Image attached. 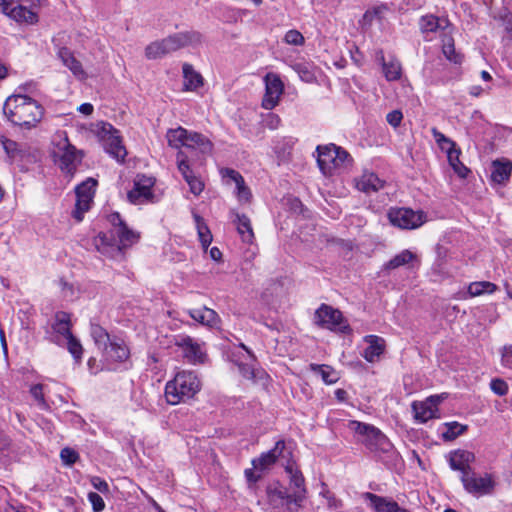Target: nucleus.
<instances>
[{
  "label": "nucleus",
  "instance_id": "1",
  "mask_svg": "<svg viewBox=\"0 0 512 512\" xmlns=\"http://www.w3.org/2000/svg\"><path fill=\"white\" fill-rule=\"evenodd\" d=\"M103 223L107 231L98 233V252L114 261H124L127 249L139 241L140 234L130 229L118 212L105 215Z\"/></svg>",
  "mask_w": 512,
  "mask_h": 512
},
{
  "label": "nucleus",
  "instance_id": "2",
  "mask_svg": "<svg viewBox=\"0 0 512 512\" xmlns=\"http://www.w3.org/2000/svg\"><path fill=\"white\" fill-rule=\"evenodd\" d=\"M3 112L13 124L31 129L41 121L44 109L36 100L19 94L7 98Z\"/></svg>",
  "mask_w": 512,
  "mask_h": 512
},
{
  "label": "nucleus",
  "instance_id": "3",
  "mask_svg": "<svg viewBox=\"0 0 512 512\" xmlns=\"http://www.w3.org/2000/svg\"><path fill=\"white\" fill-rule=\"evenodd\" d=\"M349 427L361 436V443L385 464L397 457L390 440L375 426L359 421H351Z\"/></svg>",
  "mask_w": 512,
  "mask_h": 512
},
{
  "label": "nucleus",
  "instance_id": "4",
  "mask_svg": "<svg viewBox=\"0 0 512 512\" xmlns=\"http://www.w3.org/2000/svg\"><path fill=\"white\" fill-rule=\"evenodd\" d=\"M201 382L193 371L178 372L175 377L167 382L165 397L171 405H176L185 399L192 398L200 391Z\"/></svg>",
  "mask_w": 512,
  "mask_h": 512
},
{
  "label": "nucleus",
  "instance_id": "5",
  "mask_svg": "<svg viewBox=\"0 0 512 512\" xmlns=\"http://www.w3.org/2000/svg\"><path fill=\"white\" fill-rule=\"evenodd\" d=\"M166 138L169 146L173 148L185 147L202 155L210 154L213 149L212 142L206 136L198 132L188 131L181 126L169 129Z\"/></svg>",
  "mask_w": 512,
  "mask_h": 512
},
{
  "label": "nucleus",
  "instance_id": "6",
  "mask_svg": "<svg viewBox=\"0 0 512 512\" xmlns=\"http://www.w3.org/2000/svg\"><path fill=\"white\" fill-rule=\"evenodd\" d=\"M104 344L101 359V370L115 371L129 357V349L124 343L111 341L109 334L98 327V345Z\"/></svg>",
  "mask_w": 512,
  "mask_h": 512
},
{
  "label": "nucleus",
  "instance_id": "7",
  "mask_svg": "<svg viewBox=\"0 0 512 512\" xmlns=\"http://www.w3.org/2000/svg\"><path fill=\"white\" fill-rule=\"evenodd\" d=\"M45 3L46 0H0V10L16 22L34 24L38 21L35 9Z\"/></svg>",
  "mask_w": 512,
  "mask_h": 512
},
{
  "label": "nucleus",
  "instance_id": "8",
  "mask_svg": "<svg viewBox=\"0 0 512 512\" xmlns=\"http://www.w3.org/2000/svg\"><path fill=\"white\" fill-rule=\"evenodd\" d=\"M98 142L104 151L117 162L123 163L127 150L122 142L120 131L108 122L98 121Z\"/></svg>",
  "mask_w": 512,
  "mask_h": 512
},
{
  "label": "nucleus",
  "instance_id": "9",
  "mask_svg": "<svg viewBox=\"0 0 512 512\" xmlns=\"http://www.w3.org/2000/svg\"><path fill=\"white\" fill-rule=\"evenodd\" d=\"M316 151L317 163L324 175H331L335 169L344 167L352 161L350 154L335 144L319 145Z\"/></svg>",
  "mask_w": 512,
  "mask_h": 512
},
{
  "label": "nucleus",
  "instance_id": "10",
  "mask_svg": "<svg viewBox=\"0 0 512 512\" xmlns=\"http://www.w3.org/2000/svg\"><path fill=\"white\" fill-rule=\"evenodd\" d=\"M53 157L61 171L70 177L74 175L82 159L81 153L69 143L67 137L62 138L57 143L53 151Z\"/></svg>",
  "mask_w": 512,
  "mask_h": 512
},
{
  "label": "nucleus",
  "instance_id": "11",
  "mask_svg": "<svg viewBox=\"0 0 512 512\" xmlns=\"http://www.w3.org/2000/svg\"><path fill=\"white\" fill-rule=\"evenodd\" d=\"M464 490L474 497L490 495L495 489V481L491 474L480 475L471 470L469 473L460 476Z\"/></svg>",
  "mask_w": 512,
  "mask_h": 512
},
{
  "label": "nucleus",
  "instance_id": "12",
  "mask_svg": "<svg viewBox=\"0 0 512 512\" xmlns=\"http://www.w3.org/2000/svg\"><path fill=\"white\" fill-rule=\"evenodd\" d=\"M96 180L88 178L75 187L76 203L71 216L76 222H81L84 215L93 206V199L95 195Z\"/></svg>",
  "mask_w": 512,
  "mask_h": 512
},
{
  "label": "nucleus",
  "instance_id": "13",
  "mask_svg": "<svg viewBox=\"0 0 512 512\" xmlns=\"http://www.w3.org/2000/svg\"><path fill=\"white\" fill-rule=\"evenodd\" d=\"M387 216L393 226L408 230L420 227L427 220V216L423 211H414L405 207L390 208Z\"/></svg>",
  "mask_w": 512,
  "mask_h": 512
},
{
  "label": "nucleus",
  "instance_id": "14",
  "mask_svg": "<svg viewBox=\"0 0 512 512\" xmlns=\"http://www.w3.org/2000/svg\"><path fill=\"white\" fill-rule=\"evenodd\" d=\"M315 323L332 331L348 333L351 331L350 326L344 320L342 312L330 305L322 304L315 312Z\"/></svg>",
  "mask_w": 512,
  "mask_h": 512
},
{
  "label": "nucleus",
  "instance_id": "15",
  "mask_svg": "<svg viewBox=\"0 0 512 512\" xmlns=\"http://www.w3.org/2000/svg\"><path fill=\"white\" fill-rule=\"evenodd\" d=\"M291 457V452H288ZM285 472L289 475V487L291 490V499L294 501V506L299 508L306 498L305 479L302 472L296 467L295 462L288 458L284 464Z\"/></svg>",
  "mask_w": 512,
  "mask_h": 512
},
{
  "label": "nucleus",
  "instance_id": "16",
  "mask_svg": "<svg viewBox=\"0 0 512 512\" xmlns=\"http://www.w3.org/2000/svg\"><path fill=\"white\" fill-rule=\"evenodd\" d=\"M155 184L153 177L137 175L134 187L127 193V198L132 204H143L153 199L152 188Z\"/></svg>",
  "mask_w": 512,
  "mask_h": 512
},
{
  "label": "nucleus",
  "instance_id": "17",
  "mask_svg": "<svg viewBox=\"0 0 512 512\" xmlns=\"http://www.w3.org/2000/svg\"><path fill=\"white\" fill-rule=\"evenodd\" d=\"M265 95L262 100V107L267 110L273 109L283 94L284 85L280 77L275 73H267L264 77Z\"/></svg>",
  "mask_w": 512,
  "mask_h": 512
},
{
  "label": "nucleus",
  "instance_id": "18",
  "mask_svg": "<svg viewBox=\"0 0 512 512\" xmlns=\"http://www.w3.org/2000/svg\"><path fill=\"white\" fill-rule=\"evenodd\" d=\"M444 394L431 395L426 400L412 403V410L416 420L425 423L432 418L437 417L438 405L443 401Z\"/></svg>",
  "mask_w": 512,
  "mask_h": 512
},
{
  "label": "nucleus",
  "instance_id": "19",
  "mask_svg": "<svg viewBox=\"0 0 512 512\" xmlns=\"http://www.w3.org/2000/svg\"><path fill=\"white\" fill-rule=\"evenodd\" d=\"M266 495L268 503L273 508H282L287 506L288 509L292 510L294 501L291 499V495L288 493L287 488L279 481H274L266 487Z\"/></svg>",
  "mask_w": 512,
  "mask_h": 512
},
{
  "label": "nucleus",
  "instance_id": "20",
  "mask_svg": "<svg viewBox=\"0 0 512 512\" xmlns=\"http://www.w3.org/2000/svg\"><path fill=\"white\" fill-rule=\"evenodd\" d=\"M475 461L473 452L463 449L453 450L448 454V463L452 470L461 472V475L469 473L473 468L471 464Z\"/></svg>",
  "mask_w": 512,
  "mask_h": 512
},
{
  "label": "nucleus",
  "instance_id": "21",
  "mask_svg": "<svg viewBox=\"0 0 512 512\" xmlns=\"http://www.w3.org/2000/svg\"><path fill=\"white\" fill-rule=\"evenodd\" d=\"M362 497L365 501L369 502V506L375 512H410L400 507L396 501L388 497L379 496L371 492L363 493Z\"/></svg>",
  "mask_w": 512,
  "mask_h": 512
},
{
  "label": "nucleus",
  "instance_id": "22",
  "mask_svg": "<svg viewBox=\"0 0 512 512\" xmlns=\"http://www.w3.org/2000/svg\"><path fill=\"white\" fill-rule=\"evenodd\" d=\"M285 441L278 440L275 446L268 452L262 453L260 457L252 460V465L257 470H265L276 463L280 457H285Z\"/></svg>",
  "mask_w": 512,
  "mask_h": 512
},
{
  "label": "nucleus",
  "instance_id": "23",
  "mask_svg": "<svg viewBox=\"0 0 512 512\" xmlns=\"http://www.w3.org/2000/svg\"><path fill=\"white\" fill-rule=\"evenodd\" d=\"M52 330L51 341L61 345L63 339L72 335L70 315L64 311L57 312L55 314V321L52 324Z\"/></svg>",
  "mask_w": 512,
  "mask_h": 512
},
{
  "label": "nucleus",
  "instance_id": "24",
  "mask_svg": "<svg viewBox=\"0 0 512 512\" xmlns=\"http://www.w3.org/2000/svg\"><path fill=\"white\" fill-rule=\"evenodd\" d=\"M177 345L182 348L183 357L190 363H204L205 353L202 351L201 345L195 342L191 337H183Z\"/></svg>",
  "mask_w": 512,
  "mask_h": 512
},
{
  "label": "nucleus",
  "instance_id": "25",
  "mask_svg": "<svg viewBox=\"0 0 512 512\" xmlns=\"http://www.w3.org/2000/svg\"><path fill=\"white\" fill-rule=\"evenodd\" d=\"M200 40L197 32H178L164 38L169 53L175 52Z\"/></svg>",
  "mask_w": 512,
  "mask_h": 512
},
{
  "label": "nucleus",
  "instance_id": "26",
  "mask_svg": "<svg viewBox=\"0 0 512 512\" xmlns=\"http://www.w3.org/2000/svg\"><path fill=\"white\" fill-rule=\"evenodd\" d=\"M222 176L231 179L236 184V196L239 202L249 203L251 201V190L245 184L243 176L238 171L225 168L222 170Z\"/></svg>",
  "mask_w": 512,
  "mask_h": 512
},
{
  "label": "nucleus",
  "instance_id": "27",
  "mask_svg": "<svg viewBox=\"0 0 512 512\" xmlns=\"http://www.w3.org/2000/svg\"><path fill=\"white\" fill-rule=\"evenodd\" d=\"M233 223L236 225L238 234L243 242L251 244L254 240V232L250 218L245 214L235 211L230 212Z\"/></svg>",
  "mask_w": 512,
  "mask_h": 512
},
{
  "label": "nucleus",
  "instance_id": "28",
  "mask_svg": "<svg viewBox=\"0 0 512 512\" xmlns=\"http://www.w3.org/2000/svg\"><path fill=\"white\" fill-rule=\"evenodd\" d=\"M188 314L196 322L211 328L216 327L220 322L218 314L213 309L207 308L205 306L190 309Z\"/></svg>",
  "mask_w": 512,
  "mask_h": 512
},
{
  "label": "nucleus",
  "instance_id": "29",
  "mask_svg": "<svg viewBox=\"0 0 512 512\" xmlns=\"http://www.w3.org/2000/svg\"><path fill=\"white\" fill-rule=\"evenodd\" d=\"M368 347L363 352L366 361L374 362L385 350V340L377 335H367L364 338Z\"/></svg>",
  "mask_w": 512,
  "mask_h": 512
},
{
  "label": "nucleus",
  "instance_id": "30",
  "mask_svg": "<svg viewBox=\"0 0 512 512\" xmlns=\"http://www.w3.org/2000/svg\"><path fill=\"white\" fill-rule=\"evenodd\" d=\"M491 179L493 182L504 185L509 181L512 173V162L509 160H495L492 163Z\"/></svg>",
  "mask_w": 512,
  "mask_h": 512
},
{
  "label": "nucleus",
  "instance_id": "31",
  "mask_svg": "<svg viewBox=\"0 0 512 512\" xmlns=\"http://www.w3.org/2000/svg\"><path fill=\"white\" fill-rule=\"evenodd\" d=\"M356 187L359 191L370 194L382 189L384 181L374 173H365L357 180Z\"/></svg>",
  "mask_w": 512,
  "mask_h": 512
},
{
  "label": "nucleus",
  "instance_id": "32",
  "mask_svg": "<svg viewBox=\"0 0 512 512\" xmlns=\"http://www.w3.org/2000/svg\"><path fill=\"white\" fill-rule=\"evenodd\" d=\"M184 89L186 91H194L203 85V77L196 72L191 64L183 65Z\"/></svg>",
  "mask_w": 512,
  "mask_h": 512
},
{
  "label": "nucleus",
  "instance_id": "33",
  "mask_svg": "<svg viewBox=\"0 0 512 512\" xmlns=\"http://www.w3.org/2000/svg\"><path fill=\"white\" fill-rule=\"evenodd\" d=\"M379 59L382 62V70L386 80L396 81L401 78L402 67L399 60L392 58L388 62H385V58L382 52H380Z\"/></svg>",
  "mask_w": 512,
  "mask_h": 512
},
{
  "label": "nucleus",
  "instance_id": "34",
  "mask_svg": "<svg viewBox=\"0 0 512 512\" xmlns=\"http://www.w3.org/2000/svg\"><path fill=\"white\" fill-rule=\"evenodd\" d=\"M58 54L63 64L69 68L75 76L82 77L84 75L81 63L74 57L69 49L61 48Z\"/></svg>",
  "mask_w": 512,
  "mask_h": 512
},
{
  "label": "nucleus",
  "instance_id": "35",
  "mask_svg": "<svg viewBox=\"0 0 512 512\" xmlns=\"http://www.w3.org/2000/svg\"><path fill=\"white\" fill-rule=\"evenodd\" d=\"M310 369L319 374L326 384H333L339 380L338 372L329 365L310 364Z\"/></svg>",
  "mask_w": 512,
  "mask_h": 512
},
{
  "label": "nucleus",
  "instance_id": "36",
  "mask_svg": "<svg viewBox=\"0 0 512 512\" xmlns=\"http://www.w3.org/2000/svg\"><path fill=\"white\" fill-rule=\"evenodd\" d=\"M460 154V149L455 147L447 151V158L454 172L461 178H465L469 172V169L460 161Z\"/></svg>",
  "mask_w": 512,
  "mask_h": 512
},
{
  "label": "nucleus",
  "instance_id": "37",
  "mask_svg": "<svg viewBox=\"0 0 512 512\" xmlns=\"http://www.w3.org/2000/svg\"><path fill=\"white\" fill-rule=\"evenodd\" d=\"M416 255L409 250H403L384 264V270H394L414 260Z\"/></svg>",
  "mask_w": 512,
  "mask_h": 512
},
{
  "label": "nucleus",
  "instance_id": "38",
  "mask_svg": "<svg viewBox=\"0 0 512 512\" xmlns=\"http://www.w3.org/2000/svg\"><path fill=\"white\" fill-rule=\"evenodd\" d=\"M167 54H169V51L164 39L151 42L145 48V56L149 60L159 59Z\"/></svg>",
  "mask_w": 512,
  "mask_h": 512
},
{
  "label": "nucleus",
  "instance_id": "39",
  "mask_svg": "<svg viewBox=\"0 0 512 512\" xmlns=\"http://www.w3.org/2000/svg\"><path fill=\"white\" fill-rule=\"evenodd\" d=\"M194 220L201 245L206 249L212 242V234L201 216L194 214Z\"/></svg>",
  "mask_w": 512,
  "mask_h": 512
},
{
  "label": "nucleus",
  "instance_id": "40",
  "mask_svg": "<svg viewBox=\"0 0 512 512\" xmlns=\"http://www.w3.org/2000/svg\"><path fill=\"white\" fill-rule=\"evenodd\" d=\"M445 431L442 432V437L445 441H453L458 436L462 435L464 432L467 431L468 426L460 424L456 421L445 423Z\"/></svg>",
  "mask_w": 512,
  "mask_h": 512
},
{
  "label": "nucleus",
  "instance_id": "41",
  "mask_svg": "<svg viewBox=\"0 0 512 512\" xmlns=\"http://www.w3.org/2000/svg\"><path fill=\"white\" fill-rule=\"evenodd\" d=\"M419 26L422 33L436 32L442 28L441 20L435 15L428 14L421 17Z\"/></svg>",
  "mask_w": 512,
  "mask_h": 512
},
{
  "label": "nucleus",
  "instance_id": "42",
  "mask_svg": "<svg viewBox=\"0 0 512 512\" xmlns=\"http://www.w3.org/2000/svg\"><path fill=\"white\" fill-rule=\"evenodd\" d=\"M497 290V286L488 281L473 282L468 287V293L475 297L480 296L483 293H493Z\"/></svg>",
  "mask_w": 512,
  "mask_h": 512
},
{
  "label": "nucleus",
  "instance_id": "43",
  "mask_svg": "<svg viewBox=\"0 0 512 512\" xmlns=\"http://www.w3.org/2000/svg\"><path fill=\"white\" fill-rule=\"evenodd\" d=\"M431 133L434 137V140L438 144L439 148L447 153L448 150L456 147L455 142L446 137L443 133L437 130V128L433 127L431 129Z\"/></svg>",
  "mask_w": 512,
  "mask_h": 512
},
{
  "label": "nucleus",
  "instance_id": "44",
  "mask_svg": "<svg viewBox=\"0 0 512 512\" xmlns=\"http://www.w3.org/2000/svg\"><path fill=\"white\" fill-rule=\"evenodd\" d=\"M0 143L10 159H15L21 152L19 144L4 136L0 137Z\"/></svg>",
  "mask_w": 512,
  "mask_h": 512
},
{
  "label": "nucleus",
  "instance_id": "45",
  "mask_svg": "<svg viewBox=\"0 0 512 512\" xmlns=\"http://www.w3.org/2000/svg\"><path fill=\"white\" fill-rule=\"evenodd\" d=\"M65 342L68 348V351L73 355L75 359H80L82 355V346L80 342L73 336L70 335L67 338L62 340V343Z\"/></svg>",
  "mask_w": 512,
  "mask_h": 512
},
{
  "label": "nucleus",
  "instance_id": "46",
  "mask_svg": "<svg viewBox=\"0 0 512 512\" xmlns=\"http://www.w3.org/2000/svg\"><path fill=\"white\" fill-rule=\"evenodd\" d=\"M177 166L185 180L194 175L187 162V156L181 150L177 153Z\"/></svg>",
  "mask_w": 512,
  "mask_h": 512
},
{
  "label": "nucleus",
  "instance_id": "47",
  "mask_svg": "<svg viewBox=\"0 0 512 512\" xmlns=\"http://www.w3.org/2000/svg\"><path fill=\"white\" fill-rule=\"evenodd\" d=\"M60 458L63 462V464L67 466H71L78 460L79 456L78 453L69 447L63 448L60 452Z\"/></svg>",
  "mask_w": 512,
  "mask_h": 512
},
{
  "label": "nucleus",
  "instance_id": "48",
  "mask_svg": "<svg viewBox=\"0 0 512 512\" xmlns=\"http://www.w3.org/2000/svg\"><path fill=\"white\" fill-rule=\"evenodd\" d=\"M490 388L493 393L498 396H504L508 393V384L500 378L492 379L490 382Z\"/></svg>",
  "mask_w": 512,
  "mask_h": 512
},
{
  "label": "nucleus",
  "instance_id": "49",
  "mask_svg": "<svg viewBox=\"0 0 512 512\" xmlns=\"http://www.w3.org/2000/svg\"><path fill=\"white\" fill-rule=\"evenodd\" d=\"M284 40L287 44L296 46L304 44L305 41L303 35L298 30L294 29L286 32Z\"/></svg>",
  "mask_w": 512,
  "mask_h": 512
},
{
  "label": "nucleus",
  "instance_id": "50",
  "mask_svg": "<svg viewBox=\"0 0 512 512\" xmlns=\"http://www.w3.org/2000/svg\"><path fill=\"white\" fill-rule=\"evenodd\" d=\"M30 393L32 397L37 401L38 405L42 408L47 407V403L43 394V385L42 384H35L31 387Z\"/></svg>",
  "mask_w": 512,
  "mask_h": 512
},
{
  "label": "nucleus",
  "instance_id": "51",
  "mask_svg": "<svg viewBox=\"0 0 512 512\" xmlns=\"http://www.w3.org/2000/svg\"><path fill=\"white\" fill-rule=\"evenodd\" d=\"M443 54L445 57L456 64L461 63L462 57L456 53L453 43H447L443 45Z\"/></svg>",
  "mask_w": 512,
  "mask_h": 512
},
{
  "label": "nucleus",
  "instance_id": "52",
  "mask_svg": "<svg viewBox=\"0 0 512 512\" xmlns=\"http://www.w3.org/2000/svg\"><path fill=\"white\" fill-rule=\"evenodd\" d=\"M187 182V184L189 185V188H190V191L194 194V195H199L202 191H203V188H204V184L203 182L198 178L196 177L195 175H192L190 176L188 179L185 180Z\"/></svg>",
  "mask_w": 512,
  "mask_h": 512
},
{
  "label": "nucleus",
  "instance_id": "53",
  "mask_svg": "<svg viewBox=\"0 0 512 512\" xmlns=\"http://www.w3.org/2000/svg\"><path fill=\"white\" fill-rule=\"evenodd\" d=\"M403 119V114L400 110H393L386 116L387 122L394 128L398 127Z\"/></svg>",
  "mask_w": 512,
  "mask_h": 512
},
{
  "label": "nucleus",
  "instance_id": "54",
  "mask_svg": "<svg viewBox=\"0 0 512 512\" xmlns=\"http://www.w3.org/2000/svg\"><path fill=\"white\" fill-rule=\"evenodd\" d=\"M501 361L505 367L512 369V344L504 346Z\"/></svg>",
  "mask_w": 512,
  "mask_h": 512
},
{
  "label": "nucleus",
  "instance_id": "55",
  "mask_svg": "<svg viewBox=\"0 0 512 512\" xmlns=\"http://www.w3.org/2000/svg\"><path fill=\"white\" fill-rule=\"evenodd\" d=\"M238 367L243 377L247 379H253L255 377L254 369L249 364L239 363Z\"/></svg>",
  "mask_w": 512,
  "mask_h": 512
},
{
  "label": "nucleus",
  "instance_id": "56",
  "mask_svg": "<svg viewBox=\"0 0 512 512\" xmlns=\"http://www.w3.org/2000/svg\"><path fill=\"white\" fill-rule=\"evenodd\" d=\"M254 470H255V468L253 467V468H248L244 471L246 480L248 481L249 484H255L261 479V475L256 474L254 472Z\"/></svg>",
  "mask_w": 512,
  "mask_h": 512
},
{
  "label": "nucleus",
  "instance_id": "57",
  "mask_svg": "<svg viewBox=\"0 0 512 512\" xmlns=\"http://www.w3.org/2000/svg\"><path fill=\"white\" fill-rule=\"evenodd\" d=\"M280 118L278 115L269 114L265 120L266 126L270 129H277L280 125Z\"/></svg>",
  "mask_w": 512,
  "mask_h": 512
},
{
  "label": "nucleus",
  "instance_id": "58",
  "mask_svg": "<svg viewBox=\"0 0 512 512\" xmlns=\"http://www.w3.org/2000/svg\"><path fill=\"white\" fill-rule=\"evenodd\" d=\"M93 110H94V107L92 104L90 103H84V104H81L79 107H78V111L81 112L82 114H85V115H90L93 113Z\"/></svg>",
  "mask_w": 512,
  "mask_h": 512
},
{
  "label": "nucleus",
  "instance_id": "59",
  "mask_svg": "<svg viewBox=\"0 0 512 512\" xmlns=\"http://www.w3.org/2000/svg\"><path fill=\"white\" fill-rule=\"evenodd\" d=\"M98 493H102L107 497V495L110 493L109 485L107 482L98 480Z\"/></svg>",
  "mask_w": 512,
  "mask_h": 512
},
{
  "label": "nucleus",
  "instance_id": "60",
  "mask_svg": "<svg viewBox=\"0 0 512 512\" xmlns=\"http://www.w3.org/2000/svg\"><path fill=\"white\" fill-rule=\"evenodd\" d=\"M347 392L344 389H337L335 390V397L339 402H345L347 400Z\"/></svg>",
  "mask_w": 512,
  "mask_h": 512
},
{
  "label": "nucleus",
  "instance_id": "61",
  "mask_svg": "<svg viewBox=\"0 0 512 512\" xmlns=\"http://www.w3.org/2000/svg\"><path fill=\"white\" fill-rule=\"evenodd\" d=\"M210 257L215 261H219L222 258V252L217 247H212L210 249Z\"/></svg>",
  "mask_w": 512,
  "mask_h": 512
},
{
  "label": "nucleus",
  "instance_id": "62",
  "mask_svg": "<svg viewBox=\"0 0 512 512\" xmlns=\"http://www.w3.org/2000/svg\"><path fill=\"white\" fill-rule=\"evenodd\" d=\"M88 499H89V501L91 503L93 511L96 512V506H97V503H96V492H90L88 494Z\"/></svg>",
  "mask_w": 512,
  "mask_h": 512
},
{
  "label": "nucleus",
  "instance_id": "63",
  "mask_svg": "<svg viewBox=\"0 0 512 512\" xmlns=\"http://www.w3.org/2000/svg\"><path fill=\"white\" fill-rule=\"evenodd\" d=\"M7 76V68L0 63V80L4 79Z\"/></svg>",
  "mask_w": 512,
  "mask_h": 512
},
{
  "label": "nucleus",
  "instance_id": "64",
  "mask_svg": "<svg viewBox=\"0 0 512 512\" xmlns=\"http://www.w3.org/2000/svg\"><path fill=\"white\" fill-rule=\"evenodd\" d=\"M104 508H105V502H104L103 498H101L98 495V512L102 511Z\"/></svg>",
  "mask_w": 512,
  "mask_h": 512
}]
</instances>
